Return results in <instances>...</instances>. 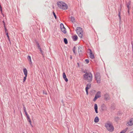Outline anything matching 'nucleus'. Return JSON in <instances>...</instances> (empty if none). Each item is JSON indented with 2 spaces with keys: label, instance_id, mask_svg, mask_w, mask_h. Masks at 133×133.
<instances>
[{
  "label": "nucleus",
  "instance_id": "obj_1",
  "mask_svg": "<svg viewBox=\"0 0 133 133\" xmlns=\"http://www.w3.org/2000/svg\"><path fill=\"white\" fill-rule=\"evenodd\" d=\"M84 79L87 81L88 82L90 83L92 79V75L90 72L84 74L83 75Z\"/></svg>",
  "mask_w": 133,
  "mask_h": 133
},
{
  "label": "nucleus",
  "instance_id": "obj_2",
  "mask_svg": "<svg viewBox=\"0 0 133 133\" xmlns=\"http://www.w3.org/2000/svg\"><path fill=\"white\" fill-rule=\"evenodd\" d=\"M58 7L62 9L66 10L68 9V6L67 4L65 3L60 1L57 3Z\"/></svg>",
  "mask_w": 133,
  "mask_h": 133
},
{
  "label": "nucleus",
  "instance_id": "obj_3",
  "mask_svg": "<svg viewBox=\"0 0 133 133\" xmlns=\"http://www.w3.org/2000/svg\"><path fill=\"white\" fill-rule=\"evenodd\" d=\"M105 127L107 130L110 132H112L114 130V127L111 123L107 122L105 124Z\"/></svg>",
  "mask_w": 133,
  "mask_h": 133
},
{
  "label": "nucleus",
  "instance_id": "obj_4",
  "mask_svg": "<svg viewBox=\"0 0 133 133\" xmlns=\"http://www.w3.org/2000/svg\"><path fill=\"white\" fill-rule=\"evenodd\" d=\"M76 31L78 36L80 38H82L83 36V31L82 28L80 27H78L76 29Z\"/></svg>",
  "mask_w": 133,
  "mask_h": 133
},
{
  "label": "nucleus",
  "instance_id": "obj_5",
  "mask_svg": "<svg viewBox=\"0 0 133 133\" xmlns=\"http://www.w3.org/2000/svg\"><path fill=\"white\" fill-rule=\"evenodd\" d=\"M95 79L97 83L99 84L101 82V78L100 74L98 72L96 73L95 74Z\"/></svg>",
  "mask_w": 133,
  "mask_h": 133
},
{
  "label": "nucleus",
  "instance_id": "obj_6",
  "mask_svg": "<svg viewBox=\"0 0 133 133\" xmlns=\"http://www.w3.org/2000/svg\"><path fill=\"white\" fill-rule=\"evenodd\" d=\"M78 52L80 56L83 55V52L82 50L81 47L80 46H79L78 47Z\"/></svg>",
  "mask_w": 133,
  "mask_h": 133
},
{
  "label": "nucleus",
  "instance_id": "obj_7",
  "mask_svg": "<svg viewBox=\"0 0 133 133\" xmlns=\"http://www.w3.org/2000/svg\"><path fill=\"white\" fill-rule=\"evenodd\" d=\"M127 124L129 126H131L133 125V118H131L130 119L129 121L128 122Z\"/></svg>",
  "mask_w": 133,
  "mask_h": 133
},
{
  "label": "nucleus",
  "instance_id": "obj_8",
  "mask_svg": "<svg viewBox=\"0 0 133 133\" xmlns=\"http://www.w3.org/2000/svg\"><path fill=\"white\" fill-rule=\"evenodd\" d=\"M104 99L106 101L109 100L110 99V97L108 94L106 93L104 95Z\"/></svg>",
  "mask_w": 133,
  "mask_h": 133
},
{
  "label": "nucleus",
  "instance_id": "obj_9",
  "mask_svg": "<svg viewBox=\"0 0 133 133\" xmlns=\"http://www.w3.org/2000/svg\"><path fill=\"white\" fill-rule=\"evenodd\" d=\"M101 111H103L106 110L107 109V107L105 105L103 104L101 105Z\"/></svg>",
  "mask_w": 133,
  "mask_h": 133
},
{
  "label": "nucleus",
  "instance_id": "obj_10",
  "mask_svg": "<svg viewBox=\"0 0 133 133\" xmlns=\"http://www.w3.org/2000/svg\"><path fill=\"white\" fill-rule=\"evenodd\" d=\"M89 49L90 50L89 53L90 58L92 59H94L95 57L94 54H92L91 50L90 49Z\"/></svg>",
  "mask_w": 133,
  "mask_h": 133
},
{
  "label": "nucleus",
  "instance_id": "obj_11",
  "mask_svg": "<svg viewBox=\"0 0 133 133\" xmlns=\"http://www.w3.org/2000/svg\"><path fill=\"white\" fill-rule=\"evenodd\" d=\"M27 59H28V60L29 61V63L30 64V65H32V62L31 61V57L29 55H28L27 57Z\"/></svg>",
  "mask_w": 133,
  "mask_h": 133
},
{
  "label": "nucleus",
  "instance_id": "obj_12",
  "mask_svg": "<svg viewBox=\"0 0 133 133\" xmlns=\"http://www.w3.org/2000/svg\"><path fill=\"white\" fill-rule=\"evenodd\" d=\"M72 38L73 39V41H76L78 39V37L76 35L72 36Z\"/></svg>",
  "mask_w": 133,
  "mask_h": 133
},
{
  "label": "nucleus",
  "instance_id": "obj_13",
  "mask_svg": "<svg viewBox=\"0 0 133 133\" xmlns=\"http://www.w3.org/2000/svg\"><path fill=\"white\" fill-rule=\"evenodd\" d=\"M94 109L95 110L96 113H98V112L97 110L98 107L97 104H95L94 105Z\"/></svg>",
  "mask_w": 133,
  "mask_h": 133
},
{
  "label": "nucleus",
  "instance_id": "obj_14",
  "mask_svg": "<svg viewBox=\"0 0 133 133\" xmlns=\"http://www.w3.org/2000/svg\"><path fill=\"white\" fill-rule=\"evenodd\" d=\"M95 96L97 97L98 96V98L100 97H101V92L99 91H98L97 92V93L95 95Z\"/></svg>",
  "mask_w": 133,
  "mask_h": 133
},
{
  "label": "nucleus",
  "instance_id": "obj_15",
  "mask_svg": "<svg viewBox=\"0 0 133 133\" xmlns=\"http://www.w3.org/2000/svg\"><path fill=\"white\" fill-rule=\"evenodd\" d=\"M25 76H27L28 72L26 69V68H24L23 70Z\"/></svg>",
  "mask_w": 133,
  "mask_h": 133
},
{
  "label": "nucleus",
  "instance_id": "obj_16",
  "mask_svg": "<svg viewBox=\"0 0 133 133\" xmlns=\"http://www.w3.org/2000/svg\"><path fill=\"white\" fill-rule=\"evenodd\" d=\"M99 121V119L98 117L97 116L94 119V122L96 123H97Z\"/></svg>",
  "mask_w": 133,
  "mask_h": 133
},
{
  "label": "nucleus",
  "instance_id": "obj_17",
  "mask_svg": "<svg viewBox=\"0 0 133 133\" xmlns=\"http://www.w3.org/2000/svg\"><path fill=\"white\" fill-rule=\"evenodd\" d=\"M70 18L71 19L70 21H71L72 22L74 23L75 22V18L73 17H70Z\"/></svg>",
  "mask_w": 133,
  "mask_h": 133
},
{
  "label": "nucleus",
  "instance_id": "obj_18",
  "mask_svg": "<svg viewBox=\"0 0 133 133\" xmlns=\"http://www.w3.org/2000/svg\"><path fill=\"white\" fill-rule=\"evenodd\" d=\"M61 31L64 34H65L66 31V29L65 28H63L61 29Z\"/></svg>",
  "mask_w": 133,
  "mask_h": 133
},
{
  "label": "nucleus",
  "instance_id": "obj_19",
  "mask_svg": "<svg viewBox=\"0 0 133 133\" xmlns=\"http://www.w3.org/2000/svg\"><path fill=\"white\" fill-rule=\"evenodd\" d=\"M130 4V1L128 2V3L127 4V6L128 8V9H130L131 8L129 6V5Z\"/></svg>",
  "mask_w": 133,
  "mask_h": 133
},
{
  "label": "nucleus",
  "instance_id": "obj_20",
  "mask_svg": "<svg viewBox=\"0 0 133 133\" xmlns=\"http://www.w3.org/2000/svg\"><path fill=\"white\" fill-rule=\"evenodd\" d=\"M91 84L90 83H89L87 84V87L88 88V89L91 88Z\"/></svg>",
  "mask_w": 133,
  "mask_h": 133
},
{
  "label": "nucleus",
  "instance_id": "obj_21",
  "mask_svg": "<svg viewBox=\"0 0 133 133\" xmlns=\"http://www.w3.org/2000/svg\"><path fill=\"white\" fill-rule=\"evenodd\" d=\"M64 41L65 43V44H66L68 43V42L67 39L66 38H64Z\"/></svg>",
  "mask_w": 133,
  "mask_h": 133
},
{
  "label": "nucleus",
  "instance_id": "obj_22",
  "mask_svg": "<svg viewBox=\"0 0 133 133\" xmlns=\"http://www.w3.org/2000/svg\"><path fill=\"white\" fill-rule=\"evenodd\" d=\"M60 28L61 29L63 28H64V25L62 23H61L60 25Z\"/></svg>",
  "mask_w": 133,
  "mask_h": 133
},
{
  "label": "nucleus",
  "instance_id": "obj_23",
  "mask_svg": "<svg viewBox=\"0 0 133 133\" xmlns=\"http://www.w3.org/2000/svg\"><path fill=\"white\" fill-rule=\"evenodd\" d=\"M76 49V47L74 46L72 49V50L74 54H76V52H75V50Z\"/></svg>",
  "mask_w": 133,
  "mask_h": 133
},
{
  "label": "nucleus",
  "instance_id": "obj_24",
  "mask_svg": "<svg viewBox=\"0 0 133 133\" xmlns=\"http://www.w3.org/2000/svg\"><path fill=\"white\" fill-rule=\"evenodd\" d=\"M98 97H97L96 96H95L93 99V101L94 102L98 98Z\"/></svg>",
  "mask_w": 133,
  "mask_h": 133
},
{
  "label": "nucleus",
  "instance_id": "obj_25",
  "mask_svg": "<svg viewBox=\"0 0 133 133\" xmlns=\"http://www.w3.org/2000/svg\"><path fill=\"white\" fill-rule=\"evenodd\" d=\"M85 91L86 92V94L87 95H88V88L87 87H86L85 88Z\"/></svg>",
  "mask_w": 133,
  "mask_h": 133
},
{
  "label": "nucleus",
  "instance_id": "obj_26",
  "mask_svg": "<svg viewBox=\"0 0 133 133\" xmlns=\"http://www.w3.org/2000/svg\"><path fill=\"white\" fill-rule=\"evenodd\" d=\"M6 35H7V37H8V40L10 41V39L9 38V37L8 35V33L7 32L6 33Z\"/></svg>",
  "mask_w": 133,
  "mask_h": 133
},
{
  "label": "nucleus",
  "instance_id": "obj_27",
  "mask_svg": "<svg viewBox=\"0 0 133 133\" xmlns=\"http://www.w3.org/2000/svg\"><path fill=\"white\" fill-rule=\"evenodd\" d=\"M53 15H54V16L55 18L56 19L57 18V17H56V16L55 13L54 12V11H53Z\"/></svg>",
  "mask_w": 133,
  "mask_h": 133
},
{
  "label": "nucleus",
  "instance_id": "obj_28",
  "mask_svg": "<svg viewBox=\"0 0 133 133\" xmlns=\"http://www.w3.org/2000/svg\"><path fill=\"white\" fill-rule=\"evenodd\" d=\"M63 78L66 82H67L68 81V79L66 78V76L64 78Z\"/></svg>",
  "mask_w": 133,
  "mask_h": 133
},
{
  "label": "nucleus",
  "instance_id": "obj_29",
  "mask_svg": "<svg viewBox=\"0 0 133 133\" xmlns=\"http://www.w3.org/2000/svg\"><path fill=\"white\" fill-rule=\"evenodd\" d=\"M63 77L64 78L66 76L65 74V72H64L63 74Z\"/></svg>",
  "mask_w": 133,
  "mask_h": 133
},
{
  "label": "nucleus",
  "instance_id": "obj_30",
  "mask_svg": "<svg viewBox=\"0 0 133 133\" xmlns=\"http://www.w3.org/2000/svg\"><path fill=\"white\" fill-rule=\"evenodd\" d=\"M27 76H25L24 77L23 81V82H24L25 81Z\"/></svg>",
  "mask_w": 133,
  "mask_h": 133
},
{
  "label": "nucleus",
  "instance_id": "obj_31",
  "mask_svg": "<svg viewBox=\"0 0 133 133\" xmlns=\"http://www.w3.org/2000/svg\"><path fill=\"white\" fill-rule=\"evenodd\" d=\"M85 61L88 64L89 62V60L88 59H85Z\"/></svg>",
  "mask_w": 133,
  "mask_h": 133
},
{
  "label": "nucleus",
  "instance_id": "obj_32",
  "mask_svg": "<svg viewBox=\"0 0 133 133\" xmlns=\"http://www.w3.org/2000/svg\"><path fill=\"white\" fill-rule=\"evenodd\" d=\"M2 22H3V24L4 25V27H6L5 26V23L4 22V21H2Z\"/></svg>",
  "mask_w": 133,
  "mask_h": 133
},
{
  "label": "nucleus",
  "instance_id": "obj_33",
  "mask_svg": "<svg viewBox=\"0 0 133 133\" xmlns=\"http://www.w3.org/2000/svg\"><path fill=\"white\" fill-rule=\"evenodd\" d=\"M126 131V130H123L121 131L120 133H125Z\"/></svg>",
  "mask_w": 133,
  "mask_h": 133
},
{
  "label": "nucleus",
  "instance_id": "obj_34",
  "mask_svg": "<svg viewBox=\"0 0 133 133\" xmlns=\"http://www.w3.org/2000/svg\"><path fill=\"white\" fill-rule=\"evenodd\" d=\"M131 45H132V53L133 54V44L132 43V41H131Z\"/></svg>",
  "mask_w": 133,
  "mask_h": 133
},
{
  "label": "nucleus",
  "instance_id": "obj_35",
  "mask_svg": "<svg viewBox=\"0 0 133 133\" xmlns=\"http://www.w3.org/2000/svg\"><path fill=\"white\" fill-rule=\"evenodd\" d=\"M118 16L119 17L120 19H121L120 13L119 12V13L118 14Z\"/></svg>",
  "mask_w": 133,
  "mask_h": 133
},
{
  "label": "nucleus",
  "instance_id": "obj_36",
  "mask_svg": "<svg viewBox=\"0 0 133 133\" xmlns=\"http://www.w3.org/2000/svg\"><path fill=\"white\" fill-rule=\"evenodd\" d=\"M23 108L24 109V110H26V108L25 107L24 105L23 104Z\"/></svg>",
  "mask_w": 133,
  "mask_h": 133
},
{
  "label": "nucleus",
  "instance_id": "obj_37",
  "mask_svg": "<svg viewBox=\"0 0 133 133\" xmlns=\"http://www.w3.org/2000/svg\"><path fill=\"white\" fill-rule=\"evenodd\" d=\"M4 29L5 30V32H6L7 31V30L6 29V27H4Z\"/></svg>",
  "mask_w": 133,
  "mask_h": 133
},
{
  "label": "nucleus",
  "instance_id": "obj_38",
  "mask_svg": "<svg viewBox=\"0 0 133 133\" xmlns=\"http://www.w3.org/2000/svg\"><path fill=\"white\" fill-rule=\"evenodd\" d=\"M83 72L84 73H85V74H86L87 73H89V72H87L86 71V70H85Z\"/></svg>",
  "mask_w": 133,
  "mask_h": 133
},
{
  "label": "nucleus",
  "instance_id": "obj_39",
  "mask_svg": "<svg viewBox=\"0 0 133 133\" xmlns=\"http://www.w3.org/2000/svg\"><path fill=\"white\" fill-rule=\"evenodd\" d=\"M40 51L41 53L42 54V55H43V52L42 50H40Z\"/></svg>",
  "mask_w": 133,
  "mask_h": 133
},
{
  "label": "nucleus",
  "instance_id": "obj_40",
  "mask_svg": "<svg viewBox=\"0 0 133 133\" xmlns=\"http://www.w3.org/2000/svg\"><path fill=\"white\" fill-rule=\"evenodd\" d=\"M37 47L38 48V49L39 48H40V45H39V44L38 43L37 44Z\"/></svg>",
  "mask_w": 133,
  "mask_h": 133
},
{
  "label": "nucleus",
  "instance_id": "obj_41",
  "mask_svg": "<svg viewBox=\"0 0 133 133\" xmlns=\"http://www.w3.org/2000/svg\"><path fill=\"white\" fill-rule=\"evenodd\" d=\"M26 117H27V119H29V118H30L29 116L28 115H26Z\"/></svg>",
  "mask_w": 133,
  "mask_h": 133
},
{
  "label": "nucleus",
  "instance_id": "obj_42",
  "mask_svg": "<svg viewBox=\"0 0 133 133\" xmlns=\"http://www.w3.org/2000/svg\"><path fill=\"white\" fill-rule=\"evenodd\" d=\"M29 122L30 123V125L32 126V124H31V121H29Z\"/></svg>",
  "mask_w": 133,
  "mask_h": 133
},
{
  "label": "nucleus",
  "instance_id": "obj_43",
  "mask_svg": "<svg viewBox=\"0 0 133 133\" xmlns=\"http://www.w3.org/2000/svg\"><path fill=\"white\" fill-rule=\"evenodd\" d=\"M0 11H1V13L2 14V15H3V14H2V8L0 9Z\"/></svg>",
  "mask_w": 133,
  "mask_h": 133
},
{
  "label": "nucleus",
  "instance_id": "obj_44",
  "mask_svg": "<svg viewBox=\"0 0 133 133\" xmlns=\"http://www.w3.org/2000/svg\"><path fill=\"white\" fill-rule=\"evenodd\" d=\"M27 119L28 121H31L30 118H29V119Z\"/></svg>",
  "mask_w": 133,
  "mask_h": 133
},
{
  "label": "nucleus",
  "instance_id": "obj_45",
  "mask_svg": "<svg viewBox=\"0 0 133 133\" xmlns=\"http://www.w3.org/2000/svg\"><path fill=\"white\" fill-rule=\"evenodd\" d=\"M128 12L129 14V9H128Z\"/></svg>",
  "mask_w": 133,
  "mask_h": 133
},
{
  "label": "nucleus",
  "instance_id": "obj_46",
  "mask_svg": "<svg viewBox=\"0 0 133 133\" xmlns=\"http://www.w3.org/2000/svg\"><path fill=\"white\" fill-rule=\"evenodd\" d=\"M25 114L26 115H26H28V114L27 112H25Z\"/></svg>",
  "mask_w": 133,
  "mask_h": 133
},
{
  "label": "nucleus",
  "instance_id": "obj_47",
  "mask_svg": "<svg viewBox=\"0 0 133 133\" xmlns=\"http://www.w3.org/2000/svg\"><path fill=\"white\" fill-rule=\"evenodd\" d=\"M43 93L44 94H45V95H46L47 94V93L45 92H43Z\"/></svg>",
  "mask_w": 133,
  "mask_h": 133
},
{
  "label": "nucleus",
  "instance_id": "obj_48",
  "mask_svg": "<svg viewBox=\"0 0 133 133\" xmlns=\"http://www.w3.org/2000/svg\"><path fill=\"white\" fill-rule=\"evenodd\" d=\"M1 8H2V7L1 5V4H0V9Z\"/></svg>",
  "mask_w": 133,
  "mask_h": 133
},
{
  "label": "nucleus",
  "instance_id": "obj_49",
  "mask_svg": "<svg viewBox=\"0 0 133 133\" xmlns=\"http://www.w3.org/2000/svg\"><path fill=\"white\" fill-rule=\"evenodd\" d=\"M38 49H39V50H41V47H40V48H38Z\"/></svg>",
  "mask_w": 133,
  "mask_h": 133
},
{
  "label": "nucleus",
  "instance_id": "obj_50",
  "mask_svg": "<svg viewBox=\"0 0 133 133\" xmlns=\"http://www.w3.org/2000/svg\"><path fill=\"white\" fill-rule=\"evenodd\" d=\"M24 112H26V110H24Z\"/></svg>",
  "mask_w": 133,
  "mask_h": 133
},
{
  "label": "nucleus",
  "instance_id": "obj_51",
  "mask_svg": "<svg viewBox=\"0 0 133 133\" xmlns=\"http://www.w3.org/2000/svg\"><path fill=\"white\" fill-rule=\"evenodd\" d=\"M129 133H133V131L131 132H129Z\"/></svg>",
  "mask_w": 133,
  "mask_h": 133
},
{
  "label": "nucleus",
  "instance_id": "obj_52",
  "mask_svg": "<svg viewBox=\"0 0 133 133\" xmlns=\"http://www.w3.org/2000/svg\"><path fill=\"white\" fill-rule=\"evenodd\" d=\"M70 58L71 59L72 58V57L71 56H70Z\"/></svg>",
  "mask_w": 133,
  "mask_h": 133
},
{
  "label": "nucleus",
  "instance_id": "obj_53",
  "mask_svg": "<svg viewBox=\"0 0 133 133\" xmlns=\"http://www.w3.org/2000/svg\"><path fill=\"white\" fill-rule=\"evenodd\" d=\"M53 8H54V7L53 6Z\"/></svg>",
  "mask_w": 133,
  "mask_h": 133
}]
</instances>
